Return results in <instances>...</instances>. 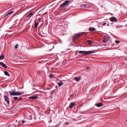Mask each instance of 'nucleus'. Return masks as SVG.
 <instances>
[{
  "mask_svg": "<svg viewBox=\"0 0 127 127\" xmlns=\"http://www.w3.org/2000/svg\"><path fill=\"white\" fill-rule=\"evenodd\" d=\"M9 92L11 95L14 96L20 95L22 94V93L19 91L16 92L14 90H12L9 91Z\"/></svg>",
  "mask_w": 127,
  "mask_h": 127,
  "instance_id": "nucleus-1",
  "label": "nucleus"
},
{
  "mask_svg": "<svg viewBox=\"0 0 127 127\" xmlns=\"http://www.w3.org/2000/svg\"><path fill=\"white\" fill-rule=\"evenodd\" d=\"M87 33V32H82L80 33H77L74 35L73 37H72V40L73 41H74L75 39H76V37H78L80 36L81 35H82L83 34H86Z\"/></svg>",
  "mask_w": 127,
  "mask_h": 127,
  "instance_id": "nucleus-2",
  "label": "nucleus"
},
{
  "mask_svg": "<svg viewBox=\"0 0 127 127\" xmlns=\"http://www.w3.org/2000/svg\"><path fill=\"white\" fill-rule=\"evenodd\" d=\"M40 18H39L38 19V20H35V22H34V28H36L38 26L39 24L38 22H40Z\"/></svg>",
  "mask_w": 127,
  "mask_h": 127,
  "instance_id": "nucleus-3",
  "label": "nucleus"
},
{
  "mask_svg": "<svg viewBox=\"0 0 127 127\" xmlns=\"http://www.w3.org/2000/svg\"><path fill=\"white\" fill-rule=\"evenodd\" d=\"M69 2V1L66 0L64 1L63 4H61L60 5V6L61 7H64L65 5L68 3Z\"/></svg>",
  "mask_w": 127,
  "mask_h": 127,
  "instance_id": "nucleus-4",
  "label": "nucleus"
},
{
  "mask_svg": "<svg viewBox=\"0 0 127 127\" xmlns=\"http://www.w3.org/2000/svg\"><path fill=\"white\" fill-rule=\"evenodd\" d=\"M85 55H87L89 54H90L94 53V52L93 50H91L90 51H85Z\"/></svg>",
  "mask_w": 127,
  "mask_h": 127,
  "instance_id": "nucleus-5",
  "label": "nucleus"
},
{
  "mask_svg": "<svg viewBox=\"0 0 127 127\" xmlns=\"http://www.w3.org/2000/svg\"><path fill=\"white\" fill-rule=\"evenodd\" d=\"M38 98V97L36 96L32 95L31 96L29 97V99H37Z\"/></svg>",
  "mask_w": 127,
  "mask_h": 127,
  "instance_id": "nucleus-6",
  "label": "nucleus"
},
{
  "mask_svg": "<svg viewBox=\"0 0 127 127\" xmlns=\"http://www.w3.org/2000/svg\"><path fill=\"white\" fill-rule=\"evenodd\" d=\"M110 20L112 22L116 21L117 20V19L115 17H112L110 18Z\"/></svg>",
  "mask_w": 127,
  "mask_h": 127,
  "instance_id": "nucleus-7",
  "label": "nucleus"
},
{
  "mask_svg": "<svg viewBox=\"0 0 127 127\" xmlns=\"http://www.w3.org/2000/svg\"><path fill=\"white\" fill-rule=\"evenodd\" d=\"M74 80H76V82H79L81 80V78L80 77H76L74 78Z\"/></svg>",
  "mask_w": 127,
  "mask_h": 127,
  "instance_id": "nucleus-8",
  "label": "nucleus"
},
{
  "mask_svg": "<svg viewBox=\"0 0 127 127\" xmlns=\"http://www.w3.org/2000/svg\"><path fill=\"white\" fill-rule=\"evenodd\" d=\"M75 102H71L70 103V105L69 106V107L70 108H72L75 105Z\"/></svg>",
  "mask_w": 127,
  "mask_h": 127,
  "instance_id": "nucleus-9",
  "label": "nucleus"
},
{
  "mask_svg": "<svg viewBox=\"0 0 127 127\" xmlns=\"http://www.w3.org/2000/svg\"><path fill=\"white\" fill-rule=\"evenodd\" d=\"M95 105L97 107H100L103 105V104L102 103H96L95 104Z\"/></svg>",
  "mask_w": 127,
  "mask_h": 127,
  "instance_id": "nucleus-10",
  "label": "nucleus"
},
{
  "mask_svg": "<svg viewBox=\"0 0 127 127\" xmlns=\"http://www.w3.org/2000/svg\"><path fill=\"white\" fill-rule=\"evenodd\" d=\"M0 64L3 67H4L5 68H7V66H6L5 64H4L2 62H1L0 63Z\"/></svg>",
  "mask_w": 127,
  "mask_h": 127,
  "instance_id": "nucleus-11",
  "label": "nucleus"
},
{
  "mask_svg": "<svg viewBox=\"0 0 127 127\" xmlns=\"http://www.w3.org/2000/svg\"><path fill=\"white\" fill-rule=\"evenodd\" d=\"M13 12V11H9L6 13L5 14V16H8V15H9L11 14Z\"/></svg>",
  "mask_w": 127,
  "mask_h": 127,
  "instance_id": "nucleus-12",
  "label": "nucleus"
},
{
  "mask_svg": "<svg viewBox=\"0 0 127 127\" xmlns=\"http://www.w3.org/2000/svg\"><path fill=\"white\" fill-rule=\"evenodd\" d=\"M33 15V13L32 12H31L27 16V18H30Z\"/></svg>",
  "mask_w": 127,
  "mask_h": 127,
  "instance_id": "nucleus-13",
  "label": "nucleus"
},
{
  "mask_svg": "<svg viewBox=\"0 0 127 127\" xmlns=\"http://www.w3.org/2000/svg\"><path fill=\"white\" fill-rule=\"evenodd\" d=\"M96 29L94 28H90L89 29V30L90 31H95L96 30Z\"/></svg>",
  "mask_w": 127,
  "mask_h": 127,
  "instance_id": "nucleus-14",
  "label": "nucleus"
},
{
  "mask_svg": "<svg viewBox=\"0 0 127 127\" xmlns=\"http://www.w3.org/2000/svg\"><path fill=\"white\" fill-rule=\"evenodd\" d=\"M4 73L5 75L7 76L8 77L10 76V74L8 72L5 71L4 72Z\"/></svg>",
  "mask_w": 127,
  "mask_h": 127,
  "instance_id": "nucleus-15",
  "label": "nucleus"
},
{
  "mask_svg": "<svg viewBox=\"0 0 127 127\" xmlns=\"http://www.w3.org/2000/svg\"><path fill=\"white\" fill-rule=\"evenodd\" d=\"M4 100L5 101H6L7 100H9V98L8 96H7L6 95H5L4 97Z\"/></svg>",
  "mask_w": 127,
  "mask_h": 127,
  "instance_id": "nucleus-16",
  "label": "nucleus"
},
{
  "mask_svg": "<svg viewBox=\"0 0 127 127\" xmlns=\"http://www.w3.org/2000/svg\"><path fill=\"white\" fill-rule=\"evenodd\" d=\"M87 42L89 45H91L92 44L91 40H87Z\"/></svg>",
  "mask_w": 127,
  "mask_h": 127,
  "instance_id": "nucleus-17",
  "label": "nucleus"
},
{
  "mask_svg": "<svg viewBox=\"0 0 127 127\" xmlns=\"http://www.w3.org/2000/svg\"><path fill=\"white\" fill-rule=\"evenodd\" d=\"M63 84H64L63 82H60L58 84V85L59 87H60Z\"/></svg>",
  "mask_w": 127,
  "mask_h": 127,
  "instance_id": "nucleus-18",
  "label": "nucleus"
},
{
  "mask_svg": "<svg viewBox=\"0 0 127 127\" xmlns=\"http://www.w3.org/2000/svg\"><path fill=\"white\" fill-rule=\"evenodd\" d=\"M4 58V56L3 55H2L1 56H0V60L3 59Z\"/></svg>",
  "mask_w": 127,
  "mask_h": 127,
  "instance_id": "nucleus-19",
  "label": "nucleus"
},
{
  "mask_svg": "<svg viewBox=\"0 0 127 127\" xmlns=\"http://www.w3.org/2000/svg\"><path fill=\"white\" fill-rule=\"evenodd\" d=\"M80 6L82 8H85L86 6V5L85 4H83L80 5Z\"/></svg>",
  "mask_w": 127,
  "mask_h": 127,
  "instance_id": "nucleus-20",
  "label": "nucleus"
},
{
  "mask_svg": "<svg viewBox=\"0 0 127 127\" xmlns=\"http://www.w3.org/2000/svg\"><path fill=\"white\" fill-rule=\"evenodd\" d=\"M79 53H83V54L85 55V51H79Z\"/></svg>",
  "mask_w": 127,
  "mask_h": 127,
  "instance_id": "nucleus-21",
  "label": "nucleus"
},
{
  "mask_svg": "<svg viewBox=\"0 0 127 127\" xmlns=\"http://www.w3.org/2000/svg\"><path fill=\"white\" fill-rule=\"evenodd\" d=\"M26 122L25 121H24V120H22V121H20V123H21L22 124H24V123H26Z\"/></svg>",
  "mask_w": 127,
  "mask_h": 127,
  "instance_id": "nucleus-22",
  "label": "nucleus"
},
{
  "mask_svg": "<svg viewBox=\"0 0 127 127\" xmlns=\"http://www.w3.org/2000/svg\"><path fill=\"white\" fill-rule=\"evenodd\" d=\"M106 38H107V37L106 36L104 37V39H104V40H103V42H105L106 41H107V40H106Z\"/></svg>",
  "mask_w": 127,
  "mask_h": 127,
  "instance_id": "nucleus-23",
  "label": "nucleus"
},
{
  "mask_svg": "<svg viewBox=\"0 0 127 127\" xmlns=\"http://www.w3.org/2000/svg\"><path fill=\"white\" fill-rule=\"evenodd\" d=\"M49 77L51 78H53V75L52 74H50L49 76Z\"/></svg>",
  "mask_w": 127,
  "mask_h": 127,
  "instance_id": "nucleus-24",
  "label": "nucleus"
},
{
  "mask_svg": "<svg viewBox=\"0 0 127 127\" xmlns=\"http://www.w3.org/2000/svg\"><path fill=\"white\" fill-rule=\"evenodd\" d=\"M115 42L117 44H118L119 43V40H115Z\"/></svg>",
  "mask_w": 127,
  "mask_h": 127,
  "instance_id": "nucleus-25",
  "label": "nucleus"
},
{
  "mask_svg": "<svg viewBox=\"0 0 127 127\" xmlns=\"http://www.w3.org/2000/svg\"><path fill=\"white\" fill-rule=\"evenodd\" d=\"M18 97L16 96H15L14 97L13 99L15 100H17V99Z\"/></svg>",
  "mask_w": 127,
  "mask_h": 127,
  "instance_id": "nucleus-26",
  "label": "nucleus"
},
{
  "mask_svg": "<svg viewBox=\"0 0 127 127\" xmlns=\"http://www.w3.org/2000/svg\"><path fill=\"white\" fill-rule=\"evenodd\" d=\"M18 47V45H16L15 46V49L17 48Z\"/></svg>",
  "mask_w": 127,
  "mask_h": 127,
  "instance_id": "nucleus-27",
  "label": "nucleus"
},
{
  "mask_svg": "<svg viewBox=\"0 0 127 127\" xmlns=\"http://www.w3.org/2000/svg\"><path fill=\"white\" fill-rule=\"evenodd\" d=\"M106 24V23L105 22L104 23L102 24V26H104Z\"/></svg>",
  "mask_w": 127,
  "mask_h": 127,
  "instance_id": "nucleus-28",
  "label": "nucleus"
},
{
  "mask_svg": "<svg viewBox=\"0 0 127 127\" xmlns=\"http://www.w3.org/2000/svg\"><path fill=\"white\" fill-rule=\"evenodd\" d=\"M120 27V26L119 25H117L116 26V28H118Z\"/></svg>",
  "mask_w": 127,
  "mask_h": 127,
  "instance_id": "nucleus-29",
  "label": "nucleus"
},
{
  "mask_svg": "<svg viewBox=\"0 0 127 127\" xmlns=\"http://www.w3.org/2000/svg\"><path fill=\"white\" fill-rule=\"evenodd\" d=\"M6 101H7V103L8 104V105H9V100H7Z\"/></svg>",
  "mask_w": 127,
  "mask_h": 127,
  "instance_id": "nucleus-30",
  "label": "nucleus"
},
{
  "mask_svg": "<svg viewBox=\"0 0 127 127\" xmlns=\"http://www.w3.org/2000/svg\"><path fill=\"white\" fill-rule=\"evenodd\" d=\"M22 99V98H19V99H18V100H21V99Z\"/></svg>",
  "mask_w": 127,
  "mask_h": 127,
  "instance_id": "nucleus-31",
  "label": "nucleus"
},
{
  "mask_svg": "<svg viewBox=\"0 0 127 127\" xmlns=\"http://www.w3.org/2000/svg\"><path fill=\"white\" fill-rule=\"evenodd\" d=\"M86 68H87V69H89V67H87Z\"/></svg>",
  "mask_w": 127,
  "mask_h": 127,
  "instance_id": "nucleus-32",
  "label": "nucleus"
},
{
  "mask_svg": "<svg viewBox=\"0 0 127 127\" xmlns=\"http://www.w3.org/2000/svg\"><path fill=\"white\" fill-rule=\"evenodd\" d=\"M107 25L108 26H109V24L108 23L107 24Z\"/></svg>",
  "mask_w": 127,
  "mask_h": 127,
  "instance_id": "nucleus-33",
  "label": "nucleus"
},
{
  "mask_svg": "<svg viewBox=\"0 0 127 127\" xmlns=\"http://www.w3.org/2000/svg\"><path fill=\"white\" fill-rule=\"evenodd\" d=\"M72 95H70V96L71 97V96H72Z\"/></svg>",
  "mask_w": 127,
  "mask_h": 127,
  "instance_id": "nucleus-34",
  "label": "nucleus"
},
{
  "mask_svg": "<svg viewBox=\"0 0 127 127\" xmlns=\"http://www.w3.org/2000/svg\"><path fill=\"white\" fill-rule=\"evenodd\" d=\"M8 127H9V125L8 126Z\"/></svg>",
  "mask_w": 127,
  "mask_h": 127,
  "instance_id": "nucleus-35",
  "label": "nucleus"
}]
</instances>
